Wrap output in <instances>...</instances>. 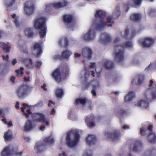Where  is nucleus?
<instances>
[{"label":"nucleus","mask_w":156,"mask_h":156,"mask_svg":"<svg viewBox=\"0 0 156 156\" xmlns=\"http://www.w3.org/2000/svg\"><path fill=\"white\" fill-rule=\"evenodd\" d=\"M58 42L61 47L63 46L67 47L69 45L67 37L64 36L60 37L58 40Z\"/></svg>","instance_id":"b1692460"},{"label":"nucleus","mask_w":156,"mask_h":156,"mask_svg":"<svg viewBox=\"0 0 156 156\" xmlns=\"http://www.w3.org/2000/svg\"><path fill=\"white\" fill-rule=\"evenodd\" d=\"M10 48L11 47L9 46H8V45L7 47H6L5 48H3V49L5 52L9 53V52Z\"/></svg>","instance_id":"680f3d73"},{"label":"nucleus","mask_w":156,"mask_h":156,"mask_svg":"<svg viewBox=\"0 0 156 156\" xmlns=\"http://www.w3.org/2000/svg\"><path fill=\"white\" fill-rule=\"evenodd\" d=\"M153 66L156 67V62L154 63H151L150 65L148 66V67L146 68L145 69V70L146 71H148L149 70L151 69Z\"/></svg>","instance_id":"49530a36"},{"label":"nucleus","mask_w":156,"mask_h":156,"mask_svg":"<svg viewBox=\"0 0 156 156\" xmlns=\"http://www.w3.org/2000/svg\"><path fill=\"white\" fill-rule=\"evenodd\" d=\"M60 70L59 68L55 69L54 71L52 74V77L56 81L58 82H60L62 79Z\"/></svg>","instance_id":"4be33fe9"},{"label":"nucleus","mask_w":156,"mask_h":156,"mask_svg":"<svg viewBox=\"0 0 156 156\" xmlns=\"http://www.w3.org/2000/svg\"><path fill=\"white\" fill-rule=\"evenodd\" d=\"M73 16L71 14H66L64 15L63 21L66 25L70 24L73 20Z\"/></svg>","instance_id":"bb28decb"},{"label":"nucleus","mask_w":156,"mask_h":156,"mask_svg":"<svg viewBox=\"0 0 156 156\" xmlns=\"http://www.w3.org/2000/svg\"><path fill=\"white\" fill-rule=\"evenodd\" d=\"M135 4L137 5H140L142 2V0H133Z\"/></svg>","instance_id":"bf43d9fd"},{"label":"nucleus","mask_w":156,"mask_h":156,"mask_svg":"<svg viewBox=\"0 0 156 156\" xmlns=\"http://www.w3.org/2000/svg\"><path fill=\"white\" fill-rule=\"evenodd\" d=\"M152 154V150L147 151L144 154L143 156H150Z\"/></svg>","instance_id":"5fc2aeb1"},{"label":"nucleus","mask_w":156,"mask_h":156,"mask_svg":"<svg viewBox=\"0 0 156 156\" xmlns=\"http://www.w3.org/2000/svg\"><path fill=\"white\" fill-rule=\"evenodd\" d=\"M4 115V109L2 108H0V117H3Z\"/></svg>","instance_id":"e2e57ef3"},{"label":"nucleus","mask_w":156,"mask_h":156,"mask_svg":"<svg viewBox=\"0 0 156 156\" xmlns=\"http://www.w3.org/2000/svg\"><path fill=\"white\" fill-rule=\"evenodd\" d=\"M14 153V149L12 146H9L5 148L2 151V156H11Z\"/></svg>","instance_id":"6ab92c4d"},{"label":"nucleus","mask_w":156,"mask_h":156,"mask_svg":"<svg viewBox=\"0 0 156 156\" xmlns=\"http://www.w3.org/2000/svg\"><path fill=\"white\" fill-rule=\"evenodd\" d=\"M11 16L14 19L13 23L15 26L17 28H19L21 25V23L19 21V16H16L15 14H12Z\"/></svg>","instance_id":"c756f323"},{"label":"nucleus","mask_w":156,"mask_h":156,"mask_svg":"<svg viewBox=\"0 0 156 156\" xmlns=\"http://www.w3.org/2000/svg\"><path fill=\"white\" fill-rule=\"evenodd\" d=\"M102 64L104 67L106 69H110L113 67L114 65L112 62L107 59L103 61Z\"/></svg>","instance_id":"cd10ccee"},{"label":"nucleus","mask_w":156,"mask_h":156,"mask_svg":"<svg viewBox=\"0 0 156 156\" xmlns=\"http://www.w3.org/2000/svg\"><path fill=\"white\" fill-rule=\"evenodd\" d=\"M152 96L154 98H156V88L153 89L151 92Z\"/></svg>","instance_id":"13d9d810"},{"label":"nucleus","mask_w":156,"mask_h":156,"mask_svg":"<svg viewBox=\"0 0 156 156\" xmlns=\"http://www.w3.org/2000/svg\"><path fill=\"white\" fill-rule=\"evenodd\" d=\"M68 118L69 119L75 121L77 120V116L75 112L71 111L68 113Z\"/></svg>","instance_id":"f704fd0d"},{"label":"nucleus","mask_w":156,"mask_h":156,"mask_svg":"<svg viewBox=\"0 0 156 156\" xmlns=\"http://www.w3.org/2000/svg\"><path fill=\"white\" fill-rule=\"evenodd\" d=\"M125 112V111L123 109L119 107L116 109V113L117 115L119 116H121L123 115Z\"/></svg>","instance_id":"a19ab883"},{"label":"nucleus","mask_w":156,"mask_h":156,"mask_svg":"<svg viewBox=\"0 0 156 156\" xmlns=\"http://www.w3.org/2000/svg\"><path fill=\"white\" fill-rule=\"evenodd\" d=\"M9 43L8 42L7 44H5L4 42H0V47L2 48L3 49L4 48H5L8 45Z\"/></svg>","instance_id":"6e6d98bb"},{"label":"nucleus","mask_w":156,"mask_h":156,"mask_svg":"<svg viewBox=\"0 0 156 156\" xmlns=\"http://www.w3.org/2000/svg\"><path fill=\"white\" fill-rule=\"evenodd\" d=\"M37 104H36L34 105H29L27 104L24 103L23 104V107H21L20 109L21 110L22 112L23 113V114H24V115H25V117L26 118H28L29 117L28 115L24 112V109L26 107H28L30 108L34 107L35 106H37Z\"/></svg>","instance_id":"473e14b6"},{"label":"nucleus","mask_w":156,"mask_h":156,"mask_svg":"<svg viewBox=\"0 0 156 156\" xmlns=\"http://www.w3.org/2000/svg\"><path fill=\"white\" fill-rule=\"evenodd\" d=\"M35 8L34 2L31 1L27 2L24 6V11L27 16H30L34 13Z\"/></svg>","instance_id":"1a4fd4ad"},{"label":"nucleus","mask_w":156,"mask_h":156,"mask_svg":"<svg viewBox=\"0 0 156 156\" xmlns=\"http://www.w3.org/2000/svg\"><path fill=\"white\" fill-rule=\"evenodd\" d=\"M16 0H4V3L7 8H10L14 4Z\"/></svg>","instance_id":"c9c22d12"},{"label":"nucleus","mask_w":156,"mask_h":156,"mask_svg":"<svg viewBox=\"0 0 156 156\" xmlns=\"http://www.w3.org/2000/svg\"><path fill=\"white\" fill-rule=\"evenodd\" d=\"M44 150V145L42 142L39 141L36 143L34 149V152L36 155L41 154Z\"/></svg>","instance_id":"ddd939ff"},{"label":"nucleus","mask_w":156,"mask_h":156,"mask_svg":"<svg viewBox=\"0 0 156 156\" xmlns=\"http://www.w3.org/2000/svg\"><path fill=\"white\" fill-rule=\"evenodd\" d=\"M33 128V126L30 120H27L24 126V130L25 131H28Z\"/></svg>","instance_id":"7c9ffc66"},{"label":"nucleus","mask_w":156,"mask_h":156,"mask_svg":"<svg viewBox=\"0 0 156 156\" xmlns=\"http://www.w3.org/2000/svg\"><path fill=\"white\" fill-rule=\"evenodd\" d=\"M32 117L34 120L44 123L47 126L49 125V122L46 120L44 114L38 113H34L32 114Z\"/></svg>","instance_id":"f8f14e48"},{"label":"nucleus","mask_w":156,"mask_h":156,"mask_svg":"<svg viewBox=\"0 0 156 156\" xmlns=\"http://www.w3.org/2000/svg\"><path fill=\"white\" fill-rule=\"evenodd\" d=\"M141 18V15L139 13H135L132 14L130 16V19L133 21H139Z\"/></svg>","instance_id":"2f4dec72"},{"label":"nucleus","mask_w":156,"mask_h":156,"mask_svg":"<svg viewBox=\"0 0 156 156\" xmlns=\"http://www.w3.org/2000/svg\"><path fill=\"white\" fill-rule=\"evenodd\" d=\"M131 37H133L135 36L136 34V30L135 29H133V30H131Z\"/></svg>","instance_id":"69168bd1"},{"label":"nucleus","mask_w":156,"mask_h":156,"mask_svg":"<svg viewBox=\"0 0 156 156\" xmlns=\"http://www.w3.org/2000/svg\"><path fill=\"white\" fill-rule=\"evenodd\" d=\"M46 19L44 17L37 16L34 21V28L39 30V33L41 38H44L47 32V27L45 23Z\"/></svg>","instance_id":"20e7f679"},{"label":"nucleus","mask_w":156,"mask_h":156,"mask_svg":"<svg viewBox=\"0 0 156 156\" xmlns=\"http://www.w3.org/2000/svg\"><path fill=\"white\" fill-rule=\"evenodd\" d=\"M87 144L90 146L95 145L97 143V136L94 134H88L85 138Z\"/></svg>","instance_id":"2eb2a0df"},{"label":"nucleus","mask_w":156,"mask_h":156,"mask_svg":"<svg viewBox=\"0 0 156 156\" xmlns=\"http://www.w3.org/2000/svg\"><path fill=\"white\" fill-rule=\"evenodd\" d=\"M24 68L23 67H20V69L16 70L15 71L16 73H17V75L20 76H22L23 74V70Z\"/></svg>","instance_id":"a18cd8bd"},{"label":"nucleus","mask_w":156,"mask_h":156,"mask_svg":"<svg viewBox=\"0 0 156 156\" xmlns=\"http://www.w3.org/2000/svg\"><path fill=\"white\" fill-rule=\"evenodd\" d=\"M129 30L127 29H126L125 31L123 32H120V33L122 36L126 38L127 37L129 34Z\"/></svg>","instance_id":"8fccbe9b"},{"label":"nucleus","mask_w":156,"mask_h":156,"mask_svg":"<svg viewBox=\"0 0 156 156\" xmlns=\"http://www.w3.org/2000/svg\"><path fill=\"white\" fill-rule=\"evenodd\" d=\"M69 70V68L68 65L66 64L63 67L62 75L65 74L66 76H68Z\"/></svg>","instance_id":"79ce46f5"},{"label":"nucleus","mask_w":156,"mask_h":156,"mask_svg":"<svg viewBox=\"0 0 156 156\" xmlns=\"http://www.w3.org/2000/svg\"><path fill=\"white\" fill-rule=\"evenodd\" d=\"M24 44V42L22 40H19L17 43V44L18 47L19 48H21Z\"/></svg>","instance_id":"864d4df0"},{"label":"nucleus","mask_w":156,"mask_h":156,"mask_svg":"<svg viewBox=\"0 0 156 156\" xmlns=\"http://www.w3.org/2000/svg\"><path fill=\"white\" fill-rule=\"evenodd\" d=\"M44 41L45 39H43L40 42L39 44L36 43L34 46V49L37 52V56H39L42 53L41 48V44Z\"/></svg>","instance_id":"5701e85b"},{"label":"nucleus","mask_w":156,"mask_h":156,"mask_svg":"<svg viewBox=\"0 0 156 156\" xmlns=\"http://www.w3.org/2000/svg\"><path fill=\"white\" fill-rule=\"evenodd\" d=\"M93 51L90 48L85 47L82 50V56L84 58L89 60L91 59L92 56Z\"/></svg>","instance_id":"4468645a"},{"label":"nucleus","mask_w":156,"mask_h":156,"mask_svg":"<svg viewBox=\"0 0 156 156\" xmlns=\"http://www.w3.org/2000/svg\"><path fill=\"white\" fill-rule=\"evenodd\" d=\"M55 94L57 97L61 98L64 94L63 91L61 88H57Z\"/></svg>","instance_id":"58836bf2"},{"label":"nucleus","mask_w":156,"mask_h":156,"mask_svg":"<svg viewBox=\"0 0 156 156\" xmlns=\"http://www.w3.org/2000/svg\"><path fill=\"white\" fill-rule=\"evenodd\" d=\"M80 136L77 129H72L67 133L66 137L67 145L71 148L75 147L78 144Z\"/></svg>","instance_id":"f03ea898"},{"label":"nucleus","mask_w":156,"mask_h":156,"mask_svg":"<svg viewBox=\"0 0 156 156\" xmlns=\"http://www.w3.org/2000/svg\"><path fill=\"white\" fill-rule=\"evenodd\" d=\"M149 14L151 16H154L156 15V10L154 9H151L149 10Z\"/></svg>","instance_id":"09e8293b"},{"label":"nucleus","mask_w":156,"mask_h":156,"mask_svg":"<svg viewBox=\"0 0 156 156\" xmlns=\"http://www.w3.org/2000/svg\"><path fill=\"white\" fill-rule=\"evenodd\" d=\"M133 46L130 41L126 42L122 45H115L114 47L115 60L119 64H122L124 59V48H131Z\"/></svg>","instance_id":"f257e3e1"},{"label":"nucleus","mask_w":156,"mask_h":156,"mask_svg":"<svg viewBox=\"0 0 156 156\" xmlns=\"http://www.w3.org/2000/svg\"><path fill=\"white\" fill-rule=\"evenodd\" d=\"M140 64V62L138 58H134L131 62V64L133 66H137Z\"/></svg>","instance_id":"37998d69"},{"label":"nucleus","mask_w":156,"mask_h":156,"mask_svg":"<svg viewBox=\"0 0 156 156\" xmlns=\"http://www.w3.org/2000/svg\"><path fill=\"white\" fill-rule=\"evenodd\" d=\"M139 42L143 47L149 48L152 47L154 44L153 39L148 37L141 38L139 40Z\"/></svg>","instance_id":"9b49d317"},{"label":"nucleus","mask_w":156,"mask_h":156,"mask_svg":"<svg viewBox=\"0 0 156 156\" xmlns=\"http://www.w3.org/2000/svg\"><path fill=\"white\" fill-rule=\"evenodd\" d=\"M68 2L66 0H61L58 2L45 5L43 8L44 13H48L52 8L55 9L60 8L66 6Z\"/></svg>","instance_id":"423d86ee"},{"label":"nucleus","mask_w":156,"mask_h":156,"mask_svg":"<svg viewBox=\"0 0 156 156\" xmlns=\"http://www.w3.org/2000/svg\"><path fill=\"white\" fill-rule=\"evenodd\" d=\"M147 129L146 128L142 127L141 128L140 133L143 136H144L146 134Z\"/></svg>","instance_id":"603ef678"},{"label":"nucleus","mask_w":156,"mask_h":156,"mask_svg":"<svg viewBox=\"0 0 156 156\" xmlns=\"http://www.w3.org/2000/svg\"><path fill=\"white\" fill-rule=\"evenodd\" d=\"M44 142L46 145L51 147L54 145L55 141L53 137L50 136L45 138Z\"/></svg>","instance_id":"393cba45"},{"label":"nucleus","mask_w":156,"mask_h":156,"mask_svg":"<svg viewBox=\"0 0 156 156\" xmlns=\"http://www.w3.org/2000/svg\"><path fill=\"white\" fill-rule=\"evenodd\" d=\"M144 79V77L143 75H140L138 77V83L139 84L143 82Z\"/></svg>","instance_id":"3c124183"},{"label":"nucleus","mask_w":156,"mask_h":156,"mask_svg":"<svg viewBox=\"0 0 156 156\" xmlns=\"http://www.w3.org/2000/svg\"><path fill=\"white\" fill-rule=\"evenodd\" d=\"M72 55V52L66 49L62 53L61 56L59 55H53V58L54 60L59 59L61 57L65 59H68Z\"/></svg>","instance_id":"dca6fc26"},{"label":"nucleus","mask_w":156,"mask_h":156,"mask_svg":"<svg viewBox=\"0 0 156 156\" xmlns=\"http://www.w3.org/2000/svg\"><path fill=\"white\" fill-rule=\"evenodd\" d=\"M4 138L7 140H10L12 138V133L11 131L8 130L5 132L4 135Z\"/></svg>","instance_id":"4c0bfd02"},{"label":"nucleus","mask_w":156,"mask_h":156,"mask_svg":"<svg viewBox=\"0 0 156 156\" xmlns=\"http://www.w3.org/2000/svg\"><path fill=\"white\" fill-rule=\"evenodd\" d=\"M151 90L150 89L147 90L143 96V99L137 103L135 105L144 108H146L148 106V101L151 98Z\"/></svg>","instance_id":"0eeeda50"},{"label":"nucleus","mask_w":156,"mask_h":156,"mask_svg":"<svg viewBox=\"0 0 156 156\" xmlns=\"http://www.w3.org/2000/svg\"><path fill=\"white\" fill-rule=\"evenodd\" d=\"M95 117L91 115L87 116L85 120L86 124L87 127L90 129H91L95 126Z\"/></svg>","instance_id":"a211bd4d"},{"label":"nucleus","mask_w":156,"mask_h":156,"mask_svg":"<svg viewBox=\"0 0 156 156\" xmlns=\"http://www.w3.org/2000/svg\"><path fill=\"white\" fill-rule=\"evenodd\" d=\"M105 135L106 137L114 142L118 141L120 139V132L118 130H115L111 133L107 132Z\"/></svg>","instance_id":"9d476101"},{"label":"nucleus","mask_w":156,"mask_h":156,"mask_svg":"<svg viewBox=\"0 0 156 156\" xmlns=\"http://www.w3.org/2000/svg\"><path fill=\"white\" fill-rule=\"evenodd\" d=\"M29 88V87L26 85L19 86L16 91L18 97L20 98H24L28 95Z\"/></svg>","instance_id":"6e6552de"},{"label":"nucleus","mask_w":156,"mask_h":156,"mask_svg":"<svg viewBox=\"0 0 156 156\" xmlns=\"http://www.w3.org/2000/svg\"><path fill=\"white\" fill-rule=\"evenodd\" d=\"M80 38L81 39L84 41H90L87 32L86 34H82L80 37Z\"/></svg>","instance_id":"c03bdc74"},{"label":"nucleus","mask_w":156,"mask_h":156,"mask_svg":"<svg viewBox=\"0 0 156 156\" xmlns=\"http://www.w3.org/2000/svg\"><path fill=\"white\" fill-rule=\"evenodd\" d=\"M83 156H91L90 151L89 150L85 151Z\"/></svg>","instance_id":"052dcab7"},{"label":"nucleus","mask_w":156,"mask_h":156,"mask_svg":"<svg viewBox=\"0 0 156 156\" xmlns=\"http://www.w3.org/2000/svg\"><path fill=\"white\" fill-rule=\"evenodd\" d=\"M98 10L95 12L93 18L91 29L87 32L89 41L94 40L95 37L96 32L98 30Z\"/></svg>","instance_id":"39448f33"},{"label":"nucleus","mask_w":156,"mask_h":156,"mask_svg":"<svg viewBox=\"0 0 156 156\" xmlns=\"http://www.w3.org/2000/svg\"><path fill=\"white\" fill-rule=\"evenodd\" d=\"M92 87L93 88V90H92L91 93L93 94V96H95L96 95L95 89L96 88L97 86L96 85H95V86L93 85Z\"/></svg>","instance_id":"4d7b16f0"},{"label":"nucleus","mask_w":156,"mask_h":156,"mask_svg":"<svg viewBox=\"0 0 156 156\" xmlns=\"http://www.w3.org/2000/svg\"><path fill=\"white\" fill-rule=\"evenodd\" d=\"M142 142L140 140H137L133 144V151L137 153H140L143 150Z\"/></svg>","instance_id":"aec40b11"},{"label":"nucleus","mask_w":156,"mask_h":156,"mask_svg":"<svg viewBox=\"0 0 156 156\" xmlns=\"http://www.w3.org/2000/svg\"><path fill=\"white\" fill-rule=\"evenodd\" d=\"M147 139L150 142L156 143V133L154 132H151L148 136Z\"/></svg>","instance_id":"c85d7f7f"},{"label":"nucleus","mask_w":156,"mask_h":156,"mask_svg":"<svg viewBox=\"0 0 156 156\" xmlns=\"http://www.w3.org/2000/svg\"><path fill=\"white\" fill-rule=\"evenodd\" d=\"M89 77V74L85 70H82L79 74V78L81 82L85 83Z\"/></svg>","instance_id":"412c9836"},{"label":"nucleus","mask_w":156,"mask_h":156,"mask_svg":"<svg viewBox=\"0 0 156 156\" xmlns=\"http://www.w3.org/2000/svg\"><path fill=\"white\" fill-rule=\"evenodd\" d=\"M106 14L105 12L101 10H98V31L103 30L106 26L108 27H111L112 26L111 24H108L111 22L113 18V16H106V20L105 19Z\"/></svg>","instance_id":"7ed1b4c3"},{"label":"nucleus","mask_w":156,"mask_h":156,"mask_svg":"<svg viewBox=\"0 0 156 156\" xmlns=\"http://www.w3.org/2000/svg\"><path fill=\"white\" fill-rule=\"evenodd\" d=\"M42 64V62H37L35 63V66L36 67H37L38 68H40L41 65Z\"/></svg>","instance_id":"0e129e2a"},{"label":"nucleus","mask_w":156,"mask_h":156,"mask_svg":"<svg viewBox=\"0 0 156 156\" xmlns=\"http://www.w3.org/2000/svg\"><path fill=\"white\" fill-rule=\"evenodd\" d=\"M120 15V8L119 6L117 7L114 10L112 13V16L114 19L118 18Z\"/></svg>","instance_id":"e433bc0d"},{"label":"nucleus","mask_w":156,"mask_h":156,"mask_svg":"<svg viewBox=\"0 0 156 156\" xmlns=\"http://www.w3.org/2000/svg\"><path fill=\"white\" fill-rule=\"evenodd\" d=\"M25 33L26 35L28 37H31L33 34V31L32 29L27 28L25 30Z\"/></svg>","instance_id":"ea45409f"},{"label":"nucleus","mask_w":156,"mask_h":156,"mask_svg":"<svg viewBox=\"0 0 156 156\" xmlns=\"http://www.w3.org/2000/svg\"><path fill=\"white\" fill-rule=\"evenodd\" d=\"M96 65V64L94 62L90 63L88 65V67L90 68H93Z\"/></svg>","instance_id":"338daca9"},{"label":"nucleus","mask_w":156,"mask_h":156,"mask_svg":"<svg viewBox=\"0 0 156 156\" xmlns=\"http://www.w3.org/2000/svg\"><path fill=\"white\" fill-rule=\"evenodd\" d=\"M112 40L110 35L106 33L102 34L100 36L99 41L105 45L110 43Z\"/></svg>","instance_id":"f3484780"},{"label":"nucleus","mask_w":156,"mask_h":156,"mask_svg":"<svg viewBox=\"0 0 156 156\" xmlns=\"http://www.w3.org/2000/svg\"><path fill=\"white\" fill-rule=\"evenodd\" d=\"M135 97V93L133 91H130L128 92L127 94L124 98L125 102H128L132 101Z\"/></svg>","instance_id":"a878e982"},{"label":"nucleus","mask_w":156,"mask_h":156,"mask_svg":"<svg viewBox=\"0 0 156 156\" xmlns=\"http://www.w3.org/2000/svg\"><path fill=\"white\" fill-rule=\"evenodd\" d=\"M87 101V99L86 98H79L75 100V103L77 105H83L86 104Z\"/></svg>","instance_id":"72a5a7b5"},{"label":"nucleus","mask_w":156,"mask_h":156,"mask_svg":"<svg viewBox=\"0 0 156 156\" xmlns=\"http://www.w3.org/2000/svg\"><path fill=\"white\" fill-rule=\"evenodd\" d=\"M56 113V111L54 108L52 109L50 113L51 115H55Z\"/></svg>","instance_id":"774afa93"},{"label":"nucleus","mask_w":156,"mask_h":156,"mask_svg":"<svg viewBox=\"0 0 156 156\" xmlns=\"http://www.w3.org/2000/svg\"><path fill=\"white\" fill-rule=\"evenodd\" d=\"M26 66L30 68H33L34 67V65L33 64L32 60L30 59L29 60L28 63L26 64Z\"/></svg>","instance_id":"de8ad7c7"}]
</instances>
